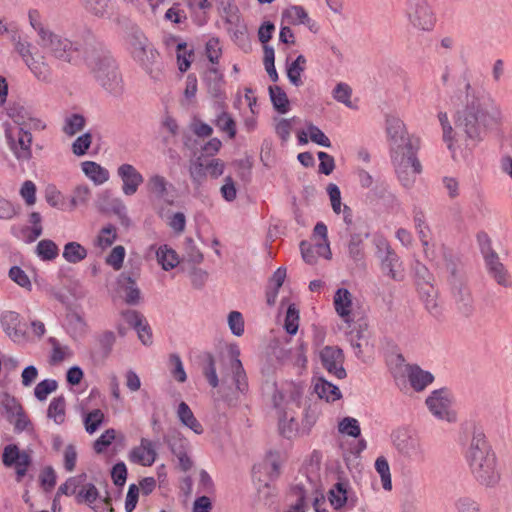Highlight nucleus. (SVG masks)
Returning <instances> with one entry per match:
<instances>
[{"label": "nucleus", "mask_w": 512, "mask_h": 512, "mask_svg": "<svg viewBox=\"0 0 512 512\" xmlns=\"http://www.w3.org/2000/svg\"><path fill=\"white\" fill-rule=\"evenodd\" d=\"M456 97L463 109L457 111L455 129L449 140L444 141L454 160L468 157L485 130L496 127L502 120L500 106L490 97H480L469 81Z\"/></svg>", "instance_id": "nucleus-1"}, {"label": "nucleus", "mask_w": 512, "mask_h": 512, "mask_svg": "<svg viewBox=\"0 0 512 512\" xmlns=\"http://www.w3.org/2000/svg\"><path fill=\"white\" fill-rule=\"evenodd\" d=\"M386 131L397 178L404 188L411 189L417 175L422 173V165L417 156L420 139L410 135L403 121L395 117L387 119Z\"/></svg>", "instance_id": "nucleus-2"}, {"label": "nucleus", "mask_w": 512, "mask_h": 512, "mask_svg": "<svg viewBox=\"0 0 512 512\" xmlns=\"http://www.w3.org/2000/svg\"><path fill=\"white\" fill-rule=\"evenodd\" d=\"M466 460L474 479L480 485L495 487L499 483L501 474L497 467L496 454L480 427L473 428Z\"/></svg>", "instance_id": "nucleus-3"}, {"label": "nucleus", "mask_w": 512, "mask_h": 512, "mask_svg": "<svg viewBox=\"0 0 512 512\" xmlns=\"http://www.w3.org/2000/svg\"><path fill=\"white\" fill-rule=\"evenodd\" d=\"M99 85L109 94L119 97L124 92L122 75L115 60L108 54L86 59Z\"/></svg>", "instance_id": "nucleus-4"}, {"label": "nucleus", "mask_w": 512, "mask_h": 512, "mask_svg": "<svg viewBox=\"0 0 512 512\" xmlns=\"http://www.w3.org/2000/svg\"><path fill=\"white\" fill-rule=\"evenodd\" d=\"M477 242L488 276L499 286L509 289L512 287V275L501 261L499 254L492 246V240L486 232L477 234Z\"/></svg>", "instance_id": "nucleus-5"}, {"label": "nucleus", "mask_w": 512, "mask_h": 512, "mask_svg": "<svg viewBox=\"0 0 512 512\" xmlns=\"http://www.w3.org/2000/svg\"><path fill=\"white\" fill-rule=\"evenodd\" d=\"M230 369L232 371V381L235 388L226 387L227 379L222 377V385L218 391L221 394L220 399L228 406H235L239 400L240 394H245L248 391L247 376L244 371L243 365L239 359V350L233 348L230 351Z\"/></svg>", "instance_id": "nucleus-6"}, {"label": "nucleus", "mask_w": 512, "mask_h": 512, "mask_svg": "<svg viewBox=\"0 0 512 512\" xmlns=\"http://www.w3.org/2000/svg\"><path fill=\"white\" fill-rule=\"evenodd\" d=\"M11 41L14 44L15 51L19 54L36 79L44 83H50L52 81V71L45 57H35L32 52V44L22 40L16 33L12 35Z\"/></svg>", "instance_id": "nucleus-7"}, {"label": "nucleus", "mask_w": 512, "mask_h": 512, "mask_svg": "<svg viewBox=\"0 0 512 512\" xmlns=\"http://www.w3.org/2000/svg\"><path fill=\"white\" fill-rule=\"evenodd\" d=\"M38 44L47 49L51 56L66 62L75 63L79 58L78 43L72 42L67 37L49 30L38 41Z\"/></svg>", "instance_id": "nucleus-8"}, {"label": "nucleus", "mask_w": 512, "mask_h": 512, "mask_svg": "<svg viewBox=\"0 0 512 512\" xmlns=\"http://www.w3.org/2000/svg\"><path fill=\"white\" fill-rule=\"evenodd\" d=\"M404 14L409 25L418 31L430 32L436 23V16L428 0H406Z\"/></svg>", "instance_id": "nucleus-9"}, {"label": "nucleus", "mask_w": 512, "mask_h": 512, "mask_svg": "<svg viewBox=\"0 0 512 512\" xmlns=\"http://www.w3.org/2000/svg\"><path fill=\"white\" fill-rule=\"evenodd\" d=\"M392 441L397 452L411 462H423L425 449L418 436L407 429H397L392 433Z\"/></svg>", "instance_id": "nucleus-10"}, {"label": "nucleus", "mask_w": 512, "mask_h": 512, "mask_svg": "<svg viewBox=\"0 0 512 512\" xmlns=\"http://www.w3.org/2000/svg\"><path fill=\"white\" fill-rule=\"evenodd\" d=\"M449 282L457 311L464 317H470L475 309L474 299L463 275L459 273L455 265L450 268Z\"/></svg>", "instance_id": "nucleus-11"}, {"label": "nucleus", "mask_w": 512, "mask_h": 512, "mask_svg": "<svg viewBox=\"0 0 512 512\" xmlns=\"http://www.w3.org/2000/svg\"><path fill=\"white\" fill-rule=\"evenodd\" d=\"M453 396L447 388L431 392L426 399V405L431 414L439 420L447 422L456 421V414L452 410Z\"/></svg>", "instance_id": "nucleus-12"}, {"label": "nucleus", "mask_w": 512, "mask_h": 512, "mask_svg": "<svg viewBox=\"0 0 512 512\" xmlns=\"http://www.w3.org/2000/svg\"><path fill=\"white\" fill-rule=\"evenodd\" d=\"M2 462L6 467H14L17 481H21L26 475L32 459L26 451H21L17 445L9 444L4 447Z\"/></svg>", "instance_id": "nucleus-13"}, {"label": "nucleus", "mask_w": 512, "mask_h": 512, "mask_svg": "<svg viewBox=\"0 0 512 512\" xmlns=\"http://www.w3.org/2000/svg\"><path fill=\"white\" fill-rule=\"evenodd\" d=\"M281 456L278 452H269L265 459L253 466V478L259 482H264L268 486L269 481H273L280 475Z\"/></svg>", "instance_id": "nucleus-14"}, {"label": "nucleus", "mask_w": 512, "mask_h": 512, "mask_svg": "<svg viewBox=\"0 0 512 512\" xmlns=\"http://www.w3.org/2000/svg\"><path fill=\"white\" fill-rule=\"evenodd\" d=\"M320 360L329 374L334 375L338 379L346 377V370L343 367L344 353L339 347L325 346L320 351Z\"/></svg>", "instance_id": "nucleus-15"}, {"label": "nucleus", "mask_w": 512, "mask_h": 512, "mask_svg": "<svg viewBox=\"0 0 512 512\" xmlns=\"http://www.w3.org/2000/svg\"><path fill=\"white\" fill-rule=\"evenodd\" d=\"M378 252L382 272L396 281H401L403 274L398 269L401 266L398 255L384 241L378 245Z\"/></svg>", "instance_id": "nucleus-16"}, {"label": "nucleus", "mask_w": 512, "mask_h": 512, "mask_svg": "<svg viewBox=\"0 0 512 512\" xmlns=\"http://www.w3.org/2000/svg\"><path fill=\"white\" fill-rule=\"evenodd\" d=\"M301 396L300 389L292 383H288L282 386L280 389L276 388L272 401L275 409L278 410L279 414L287 412L286 410L290 405H299V399Z\"/></svg>", "instance_id": "nucleus-17"}, {"label": "nucleus", "mask_w": 512, "mask_h": 512, "mask_svg": "<svg viewBox=\"0 0 512 512\" xmlns=\"http://www.w3.org/2000/svg\"><path fill=\"white\" fill-rule=\"evenodd\" d=\"M117 175L122 180V192L126 196H132L143 184V175L131 164L124 163L117 169Z\"/></svg>", "instance_id": "nucleus-18"}, {"label": "nucleus", "mask_w": 512, "mask_h": 512, "mask_svg": "<svg viewBox=\"0 0 512 512\" xmlns=\"http://www.w3.org/2000/svg\"><path fill=\"white\" fill-rule=\"evenodd\" d=\"M156 458V443L147 438H142L140 445L132 448L129 453L130 461L142 466L153 465Z\"/></svg>", "instance_id": "nucleus-19"}, {"label": "nucleus", "mask_w": 512, "mask_h": 512, "mask_svg": "<svg viewBox=\"0 0 512 512\" xmlns=\"http://www.w3.org/2000/svg\"><path fill=\"white\" fill-rule=\"evenodd\" d=\"M1 324L5 333L14 341L21 342L26 338V324L21 322L20 315L13 311L3 314Z\"/></svg>", "instance_id": "nucleus-20"}, {"label": "nucleus", "mask_w": 512, "mask_h": 512, "mask_svg": "<svg viewBox=\"0 0 512 512\" xmlns=\"http://www.w3.org/2000/svg\"><path fill=\"white\" fill-rule=\"evenodd\" d=\"M11 150L19 160H28L31 158L32 135L24 127H19L18 139L15 141L11 135H7Z\"/></svg>", "instance_id": "nucleus-21"}, {"label": "nucleus", "mask_w": 512, "mask_h": 512, "mask_svg": "<svg viewBox=\"0 0 512 512\" xmlns=\"http://www.w3.org/2000/svg\"><path fill=\"white\" fill-rule=\"evenodd\" d=\"M328 498L334 509L338 510L345 505L353 508L356 505V497L350 496L348 483L339 481L329 491Z\"/></svg>", "instance_id": "nucleus-22"}, {"label": "nucleus", "mask_w": 512, "mask_h": 512, "mask_svg": "<svg viewBox=\"0 0 512 512\" xmlns=\"http://www.w3.org/2000/svg\"><path fill=\"white\" fill-rule=\"evenodd\" d=\"M417 287L420 299L423 301L426 310L433 317H439L442 313V308L438 302V290L434 287L433 282L418 285Z\"/></svg>", "instance_id": "nucleus-23"}, {"label": "nucleus", "mask_w": 512, "mask_h": 512, "mask_svg": "<svg viewBox=\"0 0 512 512\" xmlns=\"http://www.w3.org/2000/svg\"><path fill=\"white\" fill-rule=\"evenodd\" d=\"M405 374L411 387L417 392L423 391L434 380L430 372L421 369L418 365H406Z\"/></svg>", "instance_id": "nucleus-24"}, {"label": "nucleus", "mask_w": 512, "mask_h": 512, "mask_svg": "<svg viewBox=\"0 0 512 512\" xmlns=\"http://www.w3.org/2000/svg\"><path fill=\"white\" fill-rule=\"evenodd\" d=\"M282 20L289 25H306L311 31L316 32L315 22L302 6L293 5L285 9L282 12Z\"/></svg>", "instance_id": "nucleus-25"}, {"label": "nucleus", "mask_w": 512, "mask_h": 512, "mask_svg": "<svg viewBox=\"0 0 512 512\" xmlns=\"http://www.w3.org/2000/svg\"><path fill=\"white\" fill-rule=\"evenodd\" d=\"M334 307L337 314L346 322L353 321L351 318L352 294L345 288H339L334 295Z\"/></svg>", "instance_id": "nucleus-26"}, {"label": "nucleus", "mask_w": 512, "mask_h": 512, "mask_svg": "<svg viewBox=\"0 0 512 512\" xmlns=\"http://www.w3.org/2000/svg\"><path fill=\"white\" fill-rule=\"evenodd\" d=\"M95 341L93 355L105 359L112 351L116 336L112 331H103L96 335Z\"/></svg>", "instance_id": "nucleus-27"}, {"label": "nucleus", "mask_w": 512, "mask_h": 512, "mask_svg": "<svg viewBox=\"0 0 512 512\" xmlns=\"http://www.w3.org/2000/svg\"><path fill=\"white\" fill-rule=\"evenodd\" d=\"M99 208L102 211H112L120 218L125 217L127 208L120 198L112 197L108 191L103 192L99 198Z\"/></svg>", "instance_id": "nucleus-28"}, {"label": "nucleus", "mask_w": 512, "mask_h": 512, "mask_svg": "<svg viewBox=\"0 0 512 512\" xmlns=\"http://www.w3.org/2000/svg\"><path fill=\"white\" fill-rule=\"evenodd\" d=\"M118 283L124 291L125 302L129 305L138 304L140 300V290L136 286L135 280L126 273H122L119 276Z\"/></svg>", "instance_id": "nucleus-29"}, {"label": "nucleus", "mask_w": 512, "mask_h": 512, "mask_svg": "<svg viewBox=\"0 0 512 512\" xmlns=\"http://www.w3.org/2000/svg\"><path fill=\"white\" fill-rule=\"evenodd\" d=\"M414 226L418 234L419 240L423 246V251L426 257H428L429 240L431 237V230L429 225L426 223L425 215L422 211L418 210L414 212Z\"/></svg>", "instance_id": "nucleus-30"}, {"label": "nucleus", "mask_w": 512, "mask_h": 512, "mask_svg": "<svg viewBox=\"0 0 512 512\" xmlns=\"http://www.w3.org/2000/svg\"><path fill=\"white\" fill-rule=\"evenodd\" d=\"M314 391L321 399L334 402L342 397L340 389L324 378H319L314 385Z\"/></svg>", "instance_id": "nucleus-31"}, {"label": "nucleus", "mask_w": 512, "mask_h": 512, "mask_svg": "<svg viewBox=\"0 0 512 512\" xmlns=\"http://www.w3.org/2000/svg\"><path fill=\"white\" fill-rule=\"evenodd\" d=\"M177 415L180 422L186 427L190 428L196 434H202L204 429L201 423L196 419L190 407L181 402L178 406Z\"/></svg>", "instance_id": "nucleus-32"}, {"label": "nucleus", "mask_w": 512, "mask_h": 512, "mask_svg": "<svg viewBox=\"0 0 512 512\" xmlns=\"http://www.w3.org/2000/svg\"><path fill=\"white\" fill-rule=\"evenodd\" d=\"M156 258L159 265L165 271L175 268L179 264V257L175 250L168 245H161L156 251Z\"/></svg>", "instance_id": "nucleus-33"}, {"label": "nucleus", "mask_w": 512, "mask_h": 512, "mask_svg": "<svg viewBox=\"0 0 512 512\" xmlns=\"http://www.w3.org/2000/svg\"><path fill=\"white\" fill-rule=\"evenodd\" d=\"M82 170L85 175L95 184L100 185L108 181L109 172L99 164L93 161H85L82 163Z\"/></svg>", "instance_id": "nucleus-34"}, {"label": "nucleus", "mask_w": 512, "mask_h": 512, "mask_svg": "<svg viewBox=\"0 0 512 512\" xmlns=\"http://www.w3.org/2000/svg\"><path fill=\"white\" fill-rule=\"evenodd\" d=\"M158 52L151 45L145 49L139 55H135L133 58L136 60L150 75L153 74L154 71H158L157 59Z\"/></svg>", "instance_id": "nucleus-35"}, {"label": "nucleus", "mask_w": 512, "mask_h": 512, "mask_svg": "<svg viewBox=\"0 0 512 512\" xmlns=\"http://www.w3.org/2000/svg\"><path fill=\"white\" fill-rule=\"evenodd\" d=\"M63 258L71 264H77L87 257V250L78 242H68L64 245Z\"/></svg>", "instance_id": "nucleus-36"}, {"label": "nucleus", "mask_w": 512, "mask_h": 512, "mask_svg": "<svg viewBox=\"0 0 512 512\" xmlns=\"http://www.w3.org/2000/svg\"><path fill=\"white\" fill-rule=\"evenodd\" d=\"M169 182L167 179L159 174L151 175L146 183L148 192L155 195L158 199H163L168 195Z\"/></svg>", "instance_id": "nucleus-37"}, {"label": "nucleus", "mask_w": 512, "mask_h": 512, "mask_svg": "<svg viewBox=\"0 0 512 512\" xmlns=\"http://www.w3.org/2000/svg\"><path fill=\"white\" fill-rule=\"evenodd\" d=\"M269 94L273 107L277 112L285 114L289 111V99L286 92L281 87L270 86Z\"/></svg>", "instance_id": "nucleus-38"}, {"label": "nucleus", "mask_w": 512, "mask_h": 512, "mask_svg": "<svg viewBox=\"0 0 512 512\" xmlns=\"http://www.w3.org/2000/svg\"><path fill=\"white\" fill-rule=\"evenodd\" d=\"M17 411H20L18 401L7 393H0V415L5 416L9 422H12Z\"/></svg>", "instance_id": "nucleus-39"}, {"label": "nucleus", "mask_w": 512, "mask_h": 512, "mask_svg": "<svg viewBox=\"0 0 512 512\" xmlns=\"http://www.w3.org/2000/svg\"><path fill=\"white\" fill-rule=\"evenodd\" d=\"M66 401L64 396L53 398L47 410V417L52 419L56 424H62L65 420Z\"/></svg>", "instance_id": "nucleus-40"}, {"label": "nucleus", "mask_w": 512, "mask_h": 512, "mask_svg": "<svg viewBox=\"0 0 512 512\" xmlns=\"http://www.w3.org/2000/svg\"><path fill=\"white\" fill-rule=\"evenodd\" d=\"M347 233L350 235V240L348 242V253L349 256L355 260L359 261L363 258V240L364 236L360 233H355L352 230L346 229ZM367 237V234H365Z\"/></svg>", "instance_id": "nucleus-41"}, {"label": "nucleus", "mask_w": 512, "mask_h": 512, "mask_svg": "<svg viewBox=\"0 0 512 512\" xmlns=\"http://www.w3.org/2000/svg\"><path fill=\"white\" fill-rule=\"evenodd\" d=\"M314 235L319 236L322 241L316 244L317 254L327 259L331 258V251L327 238V226L323 222H318L314 227Z\"/></svg>", "instance_id": "nucleus-42"}, {"label": "nucleus", "mask_w": 512, "mask_h": 512, "mask_svg": "<svg viewBox=\"0 0 512 512\" xmlns=\"http://www.w3.org/2000/svg\"><path fill=\"white\" fill-rule=\"evenodd\" d=\"M189 174L192 183L196 188H199L206 180L207 169L205 164L202 162L201 157H198L189 167Z\"/></svg>", "instance_id": "nucleus-43"}, {"label": "nucleus", "mask_w": 512, "mask_h": 512, "mask_svg": "<svg viewBox=\"0 0 512 512\" xmlns=\"http://www.w3.org/2000/svg\"><path fill=\"white\" fill-rule=\"evenodd\" d=\"M129 44L131 47V53L134 57L145 51L150 46L148 39L139 29H133L129 35Z\"/></svg>", "instance_id": "nucleus-44"}, {"label": "nucleus", "mask_w": 512, "mask_h": 512, "mask_svg": "<svg viewBox=\"0 0 512 512\" xmlns=\"http://www.w3.org/2000/svg\"><path fill=\"white\" fill-rule=\"evenodd\" d=\"M37 255L44 261H50L58 256V246L49 239H44L38 242L36 246Z\"/></svg>", "instance_id": "nucleus-45"}, {"label": "nucleus", "mask_w": 512, "mask_h": 512, "mask_svg": "<svg viewBox=\"0 0 512 512\" xmlns=\"http://www.w3.org/2000/svg\"><path fill=\"white\" fill-rule=\"evenodd\" d=\"M67 330L73 338L82 337L86 332V323L77 313L67 315Z\"/></svg>", "instance_id": "nucleus-46"}, {"label": "nucleus", "mask_w": 512, "mask_h": 512, "mask_svg": "<svg viewBox=\"0 0 512 512\" xmlns=\"http://www.w3.org/2000/svg\"><path fill=\"white\" fill-rule=\"evenodd\" d=\"M375 469L381 477L383 488L387 491H390L392 489L390 467L387 459L384 456H380L376 459Z\"/></svg>", "instance_id": "nucleus-47"}, {"label": "nucleus", "mask_w": 512, "mask_h": 512, "mask_svg": "<svg viewBox=\"0 0 512 512\" xmlns=\"http://www.w3.org/2000/svg\"><path fill=\"white\" fill-rule=\"evenodd\" d=\"M165 440L170 447L171 452L175 456L188 452L189 442L186 438L182 437L180 433H174L168 436Z\"/></svg>", "instance_id": "nucleus-48"}, {"label": "nucleus", "mask_w": 512, "mask_h": 512, "mask_svg": "<svg viewBox=\"0 0 512 512\" xmlns=\"http://www.w3.org/2000/svg\"><path fill=\"white\" fill-rule=\"evenodd\" d=\"M86 478L87 475L85 473L68 478L67 481L58 488L56 496H59L61 494H75L78 488H80V485H82L85 482Z\"/></svg>", "instance_id": "nucleus-49"}, {"label": "nucleus", "mask_w": 512, "mask_h": 512, "mask_svg": "<svg viewBox=\"0 0 512 512\" xmlns=\"http://www.w3.org/2000/svg\"><path fill=\"white\" fill-rule=\"evenodd\" d=\"M352 89L346 83H338L333 90V97L336 101L343 103L345 106L351 109H355L356 106L351 101Z\"/></svg>", "instance_id": "nucleus-50"}, {"label": "nucleus", "mask_w": 512, "mask_h": 512, "mask_svg": "<svg viewBox=\"0 0 512 512\" xmlns=\"http://www.w3.org/2000/svg\"><path fill=\"white\" fill-rule=\"evenodd\" d=\"M116 237V228L110 224L101 229L100 233L98 234L95 240V245L100 247L101 249H106L114 243Z\"/></svg>", "instance_id": "nucleus-51"}, {"label": "nucleus", "mask_w": 512, "mask_h": 512, "mask_svg": "<svg viewBox=\"0 0 512 512\" xmlns=\"http://www.w3.org/2000/svg\"><path fill=\"white\" fill-rule=\"evenodd\" d=\"M298 424L287 412L279 414V431L285 438H291L297 432Z\"/></svg>", "instance_id": "nucleus-52"}, {"label": "nucleus", "mask_w": 512, "mask_h": 512, "mask_svg": "<svg viewBox=\"0 0 512 512\" xmlns=\"http://www.w3.org/2000/svg\"><path fill=\"white\" fill-rule=\"evenodd\" d=\"M203 374L207 379L210 386L216 388L219 386V379L216 373L215 360L212 354L207 353L205 355V364L203 366Z\"/></svg>", "instance_id": "nucleus-53"}, {"label": "nucleus", "mask_w": 512, "mask_h": 512, "mask_svg": "<svg viewBox=\"0 0 512 512\" xmlns=\"http://www.w3.org/2000/svg\"><path fill=\"white\" fill-rule=\"evenodd\" d=\"M215 125L223 132L227 133L229 138H234L236 135V123L230 114L222 112L218 115Z\"/></svg>", "instance_id": "nucleus-54"}, {"label": "nucleus", "mask_w": 512, "mask_h": 512, "mask_svg": "<svg viewBox=\"0 0 512 512\" xmlns=\"http://www.w3.org/2000/svg\"><path fill=\"white\" fill-rule=\"evenodd\" d=\"M338 430L342 434L357 438L361 434L360 425L357 419L352 417L343 418L338 425Z\"/></svg>", "instance_id": "nucleus-55"}, {"label": "nucleus", "mask_w": 512, "mask_h": 512, "mask_svg": "<svg viewBox=\"0 0 512 512\" xmlns=\"http://www.w3.org/2000/svg\"><path fill=\"white\" fill-rule=\"evenodd\" d=\"M80 490H77L76 500L78 503L86 502L92 504L97 500L98 490L95 485L88 483L80 485Z\"/></svg>", "instance_id": "nucleus-56"}, {"label": "nucleus", "mask_w": 512, "mask_h": 512, "mask_svg": "<svg viewBox=\"0 0 512 512\" xmlns=\"http://www.w3.org/2000/svg\"><path fill=\"white\" fill-rule=\"evenodd\" d=\"M456 512H479L481 507L479 502L470 496H461L454 502Z\"/></svg>", "instance_id": "nucleus-57"}, {"label": "nucleus", "mask_w": 512, "mask_h": 512, "mask_svg": "<svg viewBox=\"0 0 512 512\" xmlns=\"http://www.w3.org/2000/svg\"><path fill=\"white\" fill-rule=\"evenodd\" d=\"M85 126V118L80 114H72L65 120V125L63 131L69 135L73 136L76 133L80 132Z\"/></svg>", "instance_id": "nucleus-58"}, {"label": "nucleus", "mask_w": 512, "mask_h": 512, "mask_svg": "<svg viewBox=\"0 0 512 512\" xmlns=\"http://www.w3.org/2000/svg\"><path fill=\"white\" fill-rule=\"evenodd\" d=\"M104 413L100 409H94L84 418L85 430L89 434H93L102 424Z\"/></svg>", "instance_id": "nucleus-59"}, {"label": "nucleus", "mask_w": 512, "mask_h": 512, "mask_svg": "<svg viewBox=\"0 0 512 512\" xmlns=\"http://www.w3.org/2000/svg\"><path fill=\"white\" fill-rule=\"evenodd\" d=\"M91 198V191L87 185H78L74 188L71 195V205L73 208L86 205Z\"/></svg>", "instance_id": "nucleus-60"}, {"label": "nucleus", "mask_w": 512, "mask_h": 512, "mask_svg": "<svg viewBox=\"0 0 512 512\" xmlns=\"http://www.w3.org/2000/svg\"><path fill=\"white\" fill-rule=\"evenodd\" d=\"M57 387H58V384H57L56 380L45 379L36 385V387L34 389L35 397L39 401H44V400H46L47 396L50 393L54 392L57 389Z\"/></svg>", "instance_id": "nucleus-61"}, {"label": "nucleus", "mask_w": 512, "mask_h": 512, "mask_svg": "<svg viewBox=\"0 0 512 512\" xmlns=\"http://www.w3.org/2000/svg\"><path fill=\"white\" fill-rule=\"evenodd\" d=\"M413 269L417 286L422 284H429L434 281V277L431 272L421 262L416 261Z\"/></svg>", "instance_id": "nucleus-62"}, {"label": "nucleus", "mask_w": 512, "mask_h": 512, "mask_svg": "<svg viewBox=\"0 0 512 512\" xmlns=\"http://www.w3.org/2000/svg\"><path fill=\"white\" fill-rule=\"evenodd\" d=\"M298 321H299V312L293 305H290L286 312V318H285V324H284L286 332L291 335L296 334V332L298 330Z\"/></svg>", "instance_id": "nucleus-63"}, {"label": "nucleus", "mask_w": 512, "mask_h": 512, "mask_svg": "<svg viewBox=\"0 0 512 512\" xmlns=\"http://www.w3.org/2000/svg\"><path fill=\"white\" fill-rule=\"evenodd\" d=\"M228 325L235 336H241L244 333V319L240 312L231 311L228 315Z\"/></svg>", "instance_id": "nucleus-64"}]
</instances>
